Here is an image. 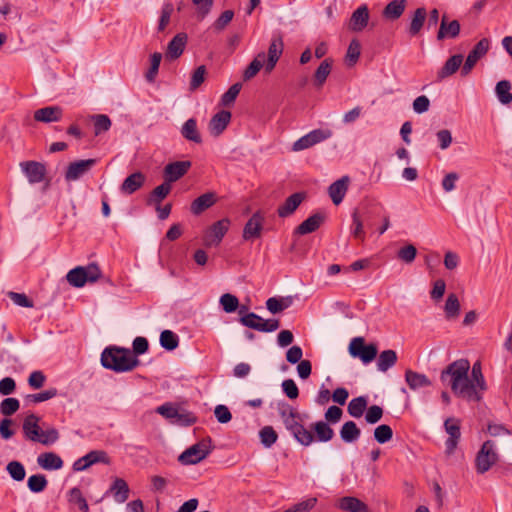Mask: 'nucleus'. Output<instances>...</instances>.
I'll return each instance as SVG.
<instances>
[{
    "label": "nucleus",
    "mask_w": 512,
    "mask_h": 512,
    "mask_svg": "<svg viewBox=\"0 0 512 512\" xmlns=\"http://www.w3.org/2000/svg\"><path fill=\"white\" fill-rule=\"evenodd\" d=\"M349 181L350 179L348 176H343L329 186L328 193L335 205H339L343 201L348 189Z\"/></svg>",
    "instance_id": "24"
},
{
    "label": "nucleus",
    "mask_w": 512,
    "mask_h": 512,
    "mask_svg": "<svg viewBox=\"0 0 512 512\" xmlns=\"http://www.w3.org/2000/svg\"><path fill=\"white\" fill-rule=\"evenodd\" d=\"M230 220L223 218L215 222L205 233L203 243L206 247L218 246L227 233Z\"/></svg>",
    "instance_id": "11"
},
{
    "label": "nucleus",
    "mask_w": 512,
    "mask_h": 512,
    "mask_svg": "<svg viewBox=\"0 0 512 512\" xmlns=\"http://www.w3.org/2000/svg\"><path fill=\"white\" fill-rule=\"evenodd\" d=\"M145 182V176L141 172H135L129 175L121 184L122 193L130 195L140 189Z\"/></svg>",
    "instance_id": "32"
},
{
    "label": "nucleus",
    "mask_w": 512,
    "mask_h": 512,
    "mask_svg": "<svg viewBox=\"0 0 512 512\" xmlns=\"http://www.w3.org/2000/svg\"><path fill=\"white\" fill-rule=\"evenodd\" d=\"M68 501L71 504L77 505L82 512H89L88 503L78 487H73L69 490Z\"/></svg>",
    "instance_id": "50"
},
{
    "label": "nucleus",
    "mask_w": 512,
    "mask_h": 512,
    "mask_svg": "<svg viewBox=\"0 0 512 512\" xmlns=\"http://www.w3.org/2000/svg\"><path fill=\"white\" fill-rule=\"evenodd\" d=\"M397 359L398 357L395 350H384L377 358V369L381 372H386L396 364Z\"/></svg>",
    "instance_id": "35"
},
{
    "label": "nucleus",
    "mask_w": 512,
    "mask_h": 512,
    "mask_svg": "<svg viewBox=\"0 0 512 512\" xmlns=\"http://www.w3.org/2000/svg\"><path fill=\"white\" fill-rule=\"evenodd\" d=\"M219 303L222 306V309L226 313H233L239 307V300H238V298L235 295L230 294V293L223 294L220 297Z\"/></svg>",
    "instance_id": "56"
},
{
    "label": "nucleus",
    "mask_w": 512,
    "mask_h": 512,
    "mask_svg": "<svg viewBox=\"0 0 512 512\" xmlns=\"http://www.w3.org/2000/svg\"><path fill=\"white\" fill-rule=\"evenodd\" d=\"M20 407V402L17 398L8 397L1 401L0 403V412L2 415L8 416L13 415L18 411Z\"/></svg>",
    "instance_id": "55"
},
{
    "label": "nucleus",
    "mask_w": 512,
    "mask_h": 512,
    "mask_svg": "<svg viewBox=\"0 0 512 512\" xmlns=\"http://www.w3.org/2000/svg\"><path fill=\"white\" fill-rule=\"evenodd\" d=\"M348 352L353 358H359L364 364H368L376 358L378 347L375 343L366 344L365 339L359 336L351 340Z\"/></svg>",
    "instance_id": "5"
},
{
    "label": "nucleus",
    "mask_w": 512,
    "mask_h": 512,
    "mask_svg": "<svg viewBox=\"0 0 512 512\" xmlns=\"http://www.w3.org/2000/svg\"><path fill=\"white\" fill-rule=\"evenodd\" d=\"M101 364L106 369L123 373L136 368L140 360L128 348L109 346L101 353Z\"/></svg>",
    "instance_id": "2"
},
{
    "label": "nucleus",
    "mask_w": 512,
    "mask_h": 512,
    "mask_svg": "<svg viewBox=\"0 0 512 512\" xmlns=\"http://www.w3.org/2000/svg\"><path fill=\"white\" fill-rule=\"evenodd\" d=\"M407 0H392L383 9L382 15L388 20L399 19L405 11Z\"/></svg>",
    "instance_id": "34"
},
{
    "label": "nucleus",
    "mask_w": 512,
    "mask_h": 512,
    "mask_svg": "<svg viewBox=\"0 0 512 512\" xmlns=\"http://www.w3.org/2000/svg\"><path fill=\"white\" fill-rule=\"evenodd\" d=\"M299 420L300 414L298 413V415H294V417L285 419L283 424L297 442L304 446H309L314 441V435L310 430L306 429Z\"/></svg>",
    "instance_id": "8"
},
{
    "label": "nucleus",
    "mask_w": 512,
    "mask_h": 512,
    "mask_svg": "<svg viewBox=\"0 0 512 512\" xmlns=\"http://www.w3.org/2000/svg\"><path fill=\"white\" fill-rule=\"evenodd\" d=\"M317 499L312 497L297 503L293 507L287 509V512H308L315 507Z\"/></svg>",
    "instance_id": "64"
},
{
    "label": "nucleus",
    "mask_w": 512,
    "mask_h": 512,
    "mask_svg": "<svg viewBox=\"0 0 512 512\" xmlns=\"http://www.w3.org/2000/svg\"><path fill=\"white\" fill-rule=\"evenodd\" d=\"M264 216L260 211L255 212L247 221L243 229V238L250 240L259 237L262 230Z\"/></svg>",
    "instance_id": "19"
},
{
    "label": "nucleus",
    "mask_w": 512,
    "mask_h": 512,
    "mask_svg": "<svg viewBox=\"0 0 512 512\" xmlns=\"http://www.w3.org/2000/svg\"><path fill=\"white\" fill-rule=\"evenodd\" d=\"M231 119V113L221 110L216 113L210 120L208 129L213 136H219L228 126Z\"/></svg>",
    "instance_id": "21"
},
{
    "label": "nucleus",
    "mask_w": 512,
    "mask_h": 512,
    "mask_svg": "<svg viewBox=\"0 0 512 512\" xmlns=\"http://www.w3.org/2000/svg\"><path fill=\"white\" fill-rule=\"evenodd\" d=\"M283 47L284 44L280 37L272 39L268 48L267 59L265 60V71L267 73H270L275 68L279 58L282 55Z\"/></svg>",
    "instance_id": "18"
},
{
    "label": "nucleus",
    "mask_w": 512,
    "mask_h": 512,
    "mask_svg": "<svg viewBox=\"0 0 512 512\" xmlns=\"http://www.w3.org/2000/svg\"><path fill=\"white\" fill-rule=\"evenodd\" d=\"M160 345L168 351L175 350L179 346V337L171 330H164L160 334Z\"/></svg>",
    "instance_id": "48"
},
{
    "label": "nucleus",
    "mask_w": 512,
    "mask_h": 512,
    "mask_svg": "<svg viewBox=\"0 0 512 512\" xmlns=\"http://www.w3.org/2000/svg\"><path fill=\"white\" fill-rule=\"evenodd\" d=\"M212 450L211 439L205 438L183 451L178 461L183 465H194L204 460Z\"/></svg>",
    "instance_id": "4"
},
{
    "label": "nucleus",
    "mask_w": 512,
    "mask_h": 512,
    "mask_svg": "<svg viewBox=\"0 0 512 512\" xmlns=\"http://www.w3.org/2000/svg\"><path fill=\"white\" fill-rule=\"evenodd\" d=\"M186 43L187 35L185 33H178L175 35L168 43L166 58L171 60L179 58L185 49Z\"/></svg>",
    "instance_id": "27"
},
{
    "label": "nucleus",
    "mask_w": 512,
    "mask_h": 512,
    "mask_svg": "<svg viewBox=\"0 0 512 512\" xmlns=\"http://www.w3.org/2000/svg\"><path fill=\"white\" fill-rule=\"evenodd\" d=\"M460 28L461 26L458 20L449 22L447 16L444 15L437 33V40L441 41L445 38H456L460 33Z\"/></svg>",
    "instance_id": "23"
},
{
    "label": "nucleus",
    "mask_w": 512,
    "mask_h": 512,
    "mask_svg": "<svg viewBox=\"0 0 512 512\" xmlns=\"http://www.w3.org/2000/svg\"><path fill=\"white\" fill-rule=\"evenodd\" d=\"M48 481L45 475L35 474L28 478L27 486L33 493H40L46 489Z\"/></svg>",
    "instance_id": "51"
},
{
    "label": "nucleus",
    "mask_w": 512,
    "mask_h": 512,
    "mask_svg": "<svg viewBox=\"0 0 512 512\" xmlns=\"http://www.w3.org/2000/svg\"><path fill=\"white\" fill-rule=\"evenodd\" d=\"M490 48V40L487 38H482L469 52L466 61L461 69V75H468L479 59L484 57Z\"/></svg>",
    "instance_id": "10"
},
{
    "label": "nucleus",
    "mask_w": 512,
    "mask_h": 512,
    "mask_svg": "<svg viewBox=\"0 0 512 512\" xmlns=\"http://www.w3.org/2000/svg\"><path fill=\"white\" fill-rule=\"evenodd\" d=\"M161 59H162V54L159 52H155L151 55L150 68L148 69V71L145 74V78L148 82H150V83L154 82V80L158 74Z\"/></svg>",
    "instance_id": "57"
},
{
    "label": "nucleus",
    "mask_w": 512,
    "mask_h": 512,
    "mask_svg": "<svg viewBox=\"0 0 512 512\" xmlns=\"http://www.w3.org/2000/svg\"><path fill=\"white\" fill-rule=\"evenodd\" d=\"M171 191V185L164 180V182L154 188L148 198V204L160 205L161 202L167 197Z\"/></svg>",
    "instance_id": "43"
},
{
    "label": "nucleus",
    "mask_w": 512,
    "mask_h": 512,
    "mask_svg": "<svg viewBox=\"0 0 512 512\" xmlns=\"http://www.w3.org/2000/svg\"><path fill=\"white\" fill-rule=\"evenodd\" d=\"M467 359H458L450 363L441 371L440 380L448 384L455 396L471 402H480L483 392L487 390V383L482 372L480 361H476L471 368Z\"/></svg>",
    "instance_id": "1"
},
{
    "label": "nucleus",
    "mask_w": 512,
    "mask_h": 512,
    "mask_svg": "<svg viewBox=\"0 0 512 512\" xmlns=\"http://www.w3.org/2000/svg\"><path fill=\"white\" fill-rule=\"evenodd\" d=\"M333 132L329 128H320V129H314L307 133L306 135L299 138L297 141L294 142L292 149L294 151H302L305 149H308L318 143H321L330 137H332Z\"/></svg>",
    "instance_id": "9"
},
{
    "label": "nucleus",
    "mask_w": 512,
    "mask_h": 512,
    "mask_svg": "<svg viewBox=\"0 0 512 512\" xmlns=\"http://www.w3.org/2000/svg\"><path fill=\"white\" fill-rule=\"evenodd\" d=\"M86 276L87 275L84 272V267L78 266L76 268L71 269L67 273L66 279L70 285L80 288L87 283Z\"/></svg>",
    "instance_id": "44"
},
{
    "label": "nucleus",
    "mask_w": 512,
    "mask_h": 512,
    "mask_svg": "<svg viewBox=\"0 0 512 512\" xmlns=\"http://www.w3.org/2000/svg\"><path fill=\"white\" fill-rule=\"evenodd\" d=\"M325 220L323 213H315L304 220L294 231L295 234L305 235L316 231Z\"/></svg>",
    "instance_id": "26"
},
{
    "label": "nucleus",
    "mask_w": 512,
    "mask_h": 512,
    "mask_svg": "<svg viewBox=\"0 0 512 512\" xmlns=\"http://www.w3.org/2000/svg\"><path fill=\"white\" fill-rule=\"evenodd\" d=\"M293 297L292 296H286V297H271L266 301V308L271 312L272 314H277L285 309L289 308L293 304Z\"/></svg>",
    "instance_id": "36"
},
{
    "label": "nucleus",
    "mask_w": 512,
    "mask_h": 512,
    "mask_svg": "<svg viewBox=\"0 0 512 512\" xmlns=\"http://www.w3.org/2000/svg\"><path fill=\"white\" fill-rule=\"evenodd\" d=\"M191 161H175L165 166L163 171V177L166 182L170 185L182 178L188 170L191 168Z\"/></svg>",
    "instance_id": "16"
},
{
    "label": "nucleus",
    "mask_w": 512,
    "mask_h": 512,
    "mask_svg": "<svg viewBox=\"0 0 512 512\" xmlns=\"http://www.w3.org/2000/svg\"><path fill=\"white\" fill-rule=\"evenodd\" d=\"M366 408H367L366 397L359 396V397L353 398L349 402L347 411L350 416H352L354 418H360L363 415Z\"/></svg>",
    "instance_id": "47"
},
{
    "label": "nucleus",
    "mask_w": 512,
    "mask_h": 512,
    "mask_svg": "<svg viewBox=\"0 0 512 512\" xmlns=\"http://www.w3.org/2000/svg\"><path fill=\"white\" fill-rule=\"evenodd\" d=\"M369 10L366 5L358 7L351 15L348 28L353 32H361L368 25Z\"/></svg>",
    "instance_id": "17"
},
{
    "label": "nucleus",
    "mask_w": 512,
    "mask_h": 512,
    "mask_svg": "<svg viewBox=\"0 0 512 512\" xmlns=\"http://www.w3.org/2000/svg\"><path fill=\"white\" fill-rule=\"evenodd\" d=\"M234 17V12L232 10L224 11L213 23L212 28L216 32L223 31L226 26L232 21Z\"/></svg>",
    "instance_id": "62"
},
{
    "label": "nucleus",
    "mask_w": 512,
    "mask_h": 512,
    "mask_svg": "<svg viewBox=\"0 0 512 512\" xmlns=\"http://www.w3.org/2000/svg\"><path fill=\"white\" fill-rule=\"evenodd\" d=\"M181 135L188 141L201 143L202 138L197 129V122L194 118L188 119L181 128Z\"/></svg>",
    "instance_id": "38"
},
{
    "label": "nucleus",
    "mask_w": 512,
    "mask_h": 512,
    "mask_svg": "<svg viewBox=\"0 0 512 512\" xmlns=\"http://www.w3.org/2000/svg\"><path fill=\"white\" fill-rule=\"evenodd\" d=\"M511 83L509 80H501L495 86V94L498 101L503 105H508L512 102Z\"/></svg>",
    "instance_id": "41"
},
{
    "label": "nucleus",
    "mask_w": 512,
    "mask_h": 512,
    "mask_svg": "<svg viewBox=\"0 0 512 512\" xmlns=\"http://www.w3.org/2000/svg\"><path fill=\"white\" fill-rule=\"evenodd\" d=\"M332 60L327 58L321 62L314 74V84L316 87L321 88L326 82L327 77L331 73Z\"/></svg>",
    "instance_id": "42"
},
{
    "label": "nucleus",
    "mask_w": 512,
    "mask_h": 512,
    "mask_svg": "<svg viewBox=\"0 0 512 512\" xmlns=\"http://www.w3.org/2000/svg\"><path fill=\"white\" fill-rule=\"evenodd\" d=\"M116 502L124 503L129 497V487L125 480L116 478L110 487Z\"/></svg>",
    "instance_id": "39"
},
{
    "label": "nucleus",
    "mask_w": 512,
    "mask_h": 512,
    "mask_svg": "<svg viewBox=\"0 0 512 512\" xmlns=\"http://www.w3.org/2000/svg\"><path fill=\"white\" fill-rule=\"evenodd\" d=\"M498 461V454L495 451V443L487 440L483 443L475 459L476 470L479 474L487 472Z\"/></svg>",
    "instance_id": "6"
},
{
    "label": "nucleus",
    "mask_w": 512,
    "mask_h": 512,
    "mask_svg": "<svg viewBox=\"0 0 512 512\" xmlns=\"http://www.w3.org/2000/svg\"><path fill=\"white\" fill-rule=\"evenodd\" d=\"M266 54L264 52H260L256 55V57L251 61V63L247 66L243 73V79L245 81L252 79L257 75V73L261 70V68H265Z\"/></svg>",
    "instance_id": "40"
},
{
    "label": "nucleus",
    "mask_w": 512,
    "mask_h": 512,
    "mask_svg": "<svg viewBox=\"0 0 512 512\" xmlns=\"http://www.w3.org/2000/svg\"><path fill=\"white\" fill-rule=\"evenodd\" d=\"M427 18V11L424 7L417 8L412 16L407 29L408 34L411 37L419 35Z\"/></svg>",
    "instance_id": "28"
},
{
    "label": "nucleus",
    "mask_w": 512,
    "mask_h": 512,
    "mask_svg": "<svg viewBox=\"0 0 512 512\" xmlns=\"http://www.w3.org/2000/svg\"><path fill=\"white\" fill-rule=\"evenodd\" d=\"M351 234L354 238L364 241L365 232H364V223L362 216L360 215L359 210H354L352 213V228Z\"/></svg>",
    "instance_id": "49"
},
{
    "label": "nucleus",
    "mask_w": 512,
    "mask_h": 512,
    "mask_svg": "<svg viewBox=\"0 0 512 512\" xmlns=\"http://www.w3.org/2000/svg\"><path fill=\"white\" fill-rule=\"evenodd\" d=\"M261 443L270 448L277 441L278 435L272 426H265L259 432Z\"/></svg>",
    "instance_id": "59"
},
{
    "label": "nucleus",
    "mask_w": 512,
    "mask_h": 512,
    "mask_svg": "<svg viewBox=\"0 0 512 512\" xmlns=\"http://www.w3.org/2000/svg\"><path fill=\"white\" fill-rule=\"evenodd\" d=\"M96 463H109L107 453L102 450H93L73 463L74 471H84Z\"/></svg>",
    "instance_id": "15"
},
{
    "label": "nucleus",
    "mask_w": 512,
    "mask_h": 512,
    "mask_svg": "<svg viewBox=\"0 0 512 512\" xmlns=\"http://www.w3.org/2000/svg\"><path fill=\"white\" fill-rule=\"evenodd\" d=\"M97 163L96 159H84L71 162L65 172V180L67 182L76 181L83 175L88 173Z\"/></svg>",
    "instance_id": "12"
},
{
    "label": "nucleus",
    "mask_w": 512,
    "mask_h": 512,
    "mask_svg": "<svg viewBox=\"0 0 512 512\" xmlns=\"http://www.w3.org/2000/svg\"><path fill=\"white\" fill-rule=\"evenodd\" d=\"M463 62V56L456 54L447 59L443 67L437 73V79L439 81L453 75L457 72Z\"/></svg>",
    "instance_id": "31"
},
{
    "label": "nucleus",
    "mask_w": 512,
    "mask_h": 512,
    "mask_svg": "<svg viewBox=\"0 0 512 512\" xmlns=\"http://www.w3.org/2000/svg\"><path fill=\"white\" fill-rule=\"evenodd\" d=\"M242 88L241 83L233 84L221 97V104L224 106H229L234 103L237 98L240 90Z\"/></svg>",
    "instance_id": "63"
},
{
    "label": "nucleus",
    "mask_w": 512,
    "mask_h": 512,
    "mask_svg": "<svg viewBox=\"0 0 512 512\" xmlns=\"http://www.w3.org/2000/svg\"><path fill=\"white\" fill-rule=\"evenodd\" d=\"M91 120L94 124V134L96 136L100 135L103 132H106L111 127V120L107 115L97 114L92 115Z\"/></svg>",
    "instance_id": "53"
},
{
    "label": "nucleus",
    "mask_w": 512,
    "mask_h": 512,
    "mask_svg": "<svg viewBox=\"0 0 512 512\" xmlns=\"http://www.w3.org/2000/svg\"><path fill=\"white\" fill-rule=\"evenodd\" d=\"M417 255V249L412 244H407L406 246L399 249L397 253L398 259L403 261L406 264L412 263Z\"/></svg>",
    "instance_id": "61"
},
{
    "label": "nucleus",
    "mask_w": 512,
    "mask_h": 512,
    "mask_svg": "<svg viewBox=\"0 0 512 512\" xmlns=\"http://www.w3.org/2000/svg\"><path fill=\"white\" fill-rule=\"evenodd\" d=\"M239 321L243 326L260 332H273L280 326L278 319L263 320L262 317L254 312H249L241 316Z\"/></svg>",
    "instance_id": "7"
},
{
    "label": "nucleus",
    "mask_w": 512,
    "mask_h": 512,
    "mask_svg": "<svg viewBox=\"0 0 512 512\" xmlns=\"http://www.w3.org/2000/svg\"><path fill=\"white\" fill-rule=\"evenodd\" d=\"M217 201V196L214 192H207L197 197L190 206V211L194 215H200L205 210L213 206Z\"/></svg>",
    "instance_id": "25"
},
{
    "label": "nucleus",
    "mask_w": 512,
    "mask_h": 512,
    "mask_svg": "<svg viewBox=\"0 0 512 512\" xmlns=\"http://www.w3.org/2000/svg\"><path fill=\"white\" fill-rule=\"evenodd\" d=\"M317 440L320 442H328L334 437V431L325 421H318L313 424Z\"/></svg>",
    "instance_id": "45"
},
{
    "label": "nucleus",
    "mask_w": 512,
    "mask_h": 512,
    "mask_svg": "<svg viewBox=\"0 0 512 512\" xmlns=\"http://www.w3.org/2000/svg\"><path fill=\"white\" fill-rule=\"evenodd\" d=\"M338 508L347 512H370L368 506L360 499L352 496H345L339 499Z\"/></svg>",
    "instance_id": "29"
},
{
    "label": "nucleus",
    "mask_w": 512,
    "mask_h": 512,
    "mask_svg": "<svg viewBox=\"0 0 512 512\" xmlns=\"http://www.w3.org/2000/svg\"><path fill=\"white\" fill-rule=\"evenodd\" d=\"M405 381L411 390H417L432 385L431 380L425 374L410 369L405 372Z\"/></svg>",
    "instance_id": "33"
},
{
    "label": "nucleus",
    "mask_w": 512,
    "mask_h": 512,
    "mask_svg": "<svg viewBox=\"0 0 512 512\" xmlns=\"http://www.w3.org/2000/svg\"><path fill=\"white\" fill-rule=\"evenodd\" d=\"M445 316L447 319H455L460 313V302L456 294L450 293L446 299L444 306Z\"/></svg>",
    "instance_id": "46"
},
{
    "label": "nucleus",
    "mask_w": 512,
    "mask_h": 512,
    "mask_svg": "<svg viewBox=\"0 0 512 512\" xmlns=\"http://www.w3.org/2000/svg\"><path fill=\"white\" fill-rule=\"evenodd\" d=\"M38 465L45 470H59L63 467V460L54 452H45L37 457Z\"/></svg>",
    "instance_id": "30"
},
{
    "label": "nucleus",
    "mask_w": 512,
    "mask_h": 512,
    "mask_svg": "<svg viewBox=\"0 0 512 512\" xmlns=\"http://www.w3.org/2000/svg\"><path fill=\"white\" fill-rule=\"evenodd\" d=\"M444 429L449 435L445 442V446L446 451L450 454L456 449L461 437L460 420L454 417L447 418L444 421Z\"/></svg>",
    "instance_id": "14"
},
{
    "label": "nucleus",
    "mask_w": 512,
    "mask_h": 512,
    "mask_svg": "<svg viewBox=\"0 0 512 512\" xmlns=\"http://www.w3.org/2000/svg\"><path fill=\"white\" fill-rule=\"evenodd\" d=\"M393 437V430L387 424H381L377 426L374 430V439L379 444H384L389 442Z\"/></svg>",
    "instance_id": "58"
},
{
    "label": "nucleus",
    "mask_w": 512,
    "mask_h": 512,
    "mask_svg": "<svg viewBox=\"0 0 512 512\" xmlns=\"http://www.w3.org/2000/svg\"><path fill=\"white\" fill-rule=\"evenodd\" d=\"M6 470H7L8 474L10 475V477L17 482L23 481L25 479V476H26L25 467L19 461H16V460L10 461L6 466Z\"/></svg>",
    "instance_id": "52"
},
{
    "label": "nucleus",
    "mask_w": 512,
    "mask_h": 512,
    "mask_svg": "<svg viewBox=\"0 0 512 512\" xmlns=\"http://www.w3.org/2000/svg\"><path fill=\"white\" fill-rule=\"evenodd\" d=\"M41 418L34 413L27 415L22 423V431L26 440L50 446L58 441L59 432L54 427L43 430L40 426Z\"/></svg>",
    "instance_id": "3"
},
{
    "label": "nucleus",
    "mask_w": 512,
    "mask_h": 512,
    "mask_svg": "<svg viewBox=\"0 0 512 512\" xmlns=\"http://www.w3.org/2000/svg\"><path fill=\"white\" fill-rule=\"evenodd\" d=\"M57 395L56 388H50L45 391L36 394H29L26 396V400L31 403H41L54 398Z\"/></svg>",
    "instance_id": "60"
},
{
    "label": "nucleus",
    "mask_w": 512,
    "mask_h": 512,
    "mask_svg": "<svg viewBox=\"0 0 512 512\" xmlns=\"http://www.w3.org/2000/svg\"><path fill=\"white\" fill-rule=\"evenodd\" d=\"M21 171L25 174L30 184L42 182L46 177V166L37 161H24L20 163Z\"/></svg>",
    "instance_id": "13"
},
{
    "label": "nucleus",
    "mask_w": 512,
    "mask_h": 512,
    "mask_svg": "<svg viewBox=\"0 0 512 512\" xmlns=\"http://www.w3.org/2000/svg\"><path fill=\"white\" fill-rule=\"evenodd\" d=\"M361 45L358 40L353 39L347 49L345 60L348 66L356 64L360 57Z\"/></svg>",
    "instance_id": "54"
},
{
    "label": "nucleus",
    "mask_w": 512,
    "mask_h": 512,
    "mask_svg": "<svg viewBox=\"0 0 512 512\" xmlns=\"http://www.w3.org/2000/svg\"><path fill=\"white\" fill-rule=\"evenodd\" d=\"M361 430L353 421L345 422L340 429V437L345 443H353L359 439Z\"/></svg>",
    "instance_id": "37"
},
{
    "label": "nucleus",
    "mask_w": 512,
    "mask_h": 512,
    "mask_svg": "<svg viewBox=\"0 0 512 512\" xmlns=\"http://www.w3.org/2000/svg\"><path fill=\"white\" fill-rule=\"evenodd\" d=\"M63 117V109L60 106H47L34 112V119L38 122H58Z\"/></svg>",
    "instance_id": "20"
},
{
    "label": "nucleus",
    "mask_w": 512,
    "mask_h": 512,
    "mask_svg": "<svg viewBox=\"0 0 512 512\" xmlns=\"http://www.w3.org/2000/svg\"><path fill=\"white\" fill-rule=\"evenodd\" d=\"M304 199L305 193L302 192H296L290 195L285 202L278 207L277 213L279 217L285 218L292 215Z\"/></svg>",
    "instance_id": "22"
}]
</instances>
